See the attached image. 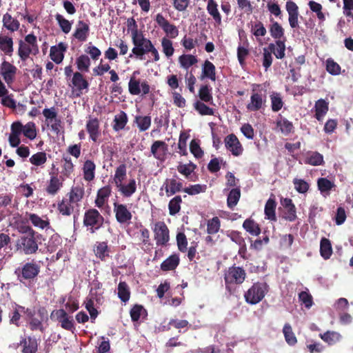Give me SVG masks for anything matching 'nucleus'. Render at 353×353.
Masks as SVG:
<instances>
[{
	"instance_id": "obj_1",
	"label": "nucleus",
	"mask_w": 353,
	"mask_h": 353,
	"mask_svg": "<svg viewBox=\"0 0 353 353\" xmlns=\"http://www.w3.org/2000/svg\"><path fill=\"white\" fill-rule=\"evenodd\" d=\"M132 43L134 48L132 50V52L137 58L142 59L143 55L150 52L154 57V61H158L159 60L160 56L158 50L152 41L145 37L143 34H137L135 31L132 38Z\"/></svg>"
},
{
	"instance_id": "obj_2",
	"label": "nucleus",
	"mask_w": 353,
	"mask_h": 353,
	"mask_svg": "<svg viewBox=\"0 0 353 353\" xmlns=\"http://www.w3.org/2000/svg\"><path fill=\"white\" fill-rule=\"evenodd\" d=\"M223 277L225 290L230 294H232L235 292L236 287L243 283L247 277V273L243 267L236 266L234 264L224 271Z\"/></svg>"
},
{
	"instance_id": "obj_3",
	"label": "nucleus",
	"mask_w": 353,
	"mask_h": 353,
	"mask_svg": "<svg viewBox=\"0 0 353 353\" xmlns=\"http://www.w3.org/2000/svg\"><path fill=\"white\" fill-rule=\"evenodd\" d=\"M41 271V265L39 262L34 259L21 263V265L14 270V274L17 280L21 283L32 282L39 276Z\"/></svg>"
},
{
	"instance_id": "obj_4",
	"label": "nucleus",
	"mask_w": 353,
	"mask_h": 353,
	"mask_svg": "<svg viewBox=\"0 0 353 353\" xmlns=\"http://www.w3.org/2000/svg\"><path fill=\"white\" fill-rule=\"evenodd\" d=\"M269 291V285L265 282H255L244 292V299L250 305L260 303Z\"/></svg>"
},
{
	"instance_id": "obj_5",
	"label": "nucleus",
	"mask_w": 353,
	"mask_h": 353,
	"mask_svg": "<svg viewBox=\"0 0 353 353\" xmlns=\"http://www.w3.org/2000/svg\"><path fill=\"white\" fill-rule=\"evenodd\" d=\"M39 51L37 39L34 34H28L23 41L19 40L18 55L21 61H26L31 54L36 55Z\"/></svg>"
},
{
	"instance_id": "obj_6",
	"label": "nucleus",
	"mask_w": 353,
	"mask_h": 353,
	"mask_svg": "<svg viewBox=\"0 0 353 353\" xmlns=\"http://www.w3.org/2000/svg\"><path fill=\"white\" fill-rule=\"evenodd\" d=\"M41 235L38 233L27 236H20L16 241V248L20 252L30 255L37 253L39 250V239Z\"/></svg>"
},
{
	"instance_id": "obj_7",
	"label": "nucleus",
	"mask_w": 353,
	"mask_h": 353,
	"mask_svg": "<svg viewBox=\"0 0 353 353\" xmlns=\"http://www.w3.org/2000/svg\"><path fill=\"white\" fill-rule=\"evenodd\" d=\"M104 223V218L95 208L86 210L83 214V224L87 230L93 234L98 231Z\"/></svg>"
},
{
	"instance_id": "obj_8",
	"label": "nucleus",
	"mask_w": 353,
	"mask_h": 353,
	"mask_svg": "<svg viewBox=\"0 0 353 353\" xmlns=\"http://www.w3.org/2000/svg\"><path fill=\"white\" fill-rule=\"evenodd\" d=\"M50 319L60 323L63 330L74 332V321L72 316H70L66 310L63 309L54 310L50 314Z\"/></svg>"
},
{
	"instance_id": "obj_9",
	"label": "nucleus",
	"mask_w": 353,
	"mask_h": 353,
	"mask_svg": "<svg viewBox=\"0 0 353 353\" xmlns=\"http://www.w3.org/2000/svg\"><path fill=\"white\" fill-rule=\"evenodd\" d=\"M139 74V71L133 72L128 83V91L132 95H139L141 92L143 95L148 94L150 91V87L146 81L140 83L139 79H136L135 75Z\"/></svg>"
},
{
	"instance_id": "obj_10",
	"label": "nucleus",
	"mask_w": 353,
	"mask_h": 353,
	"mask_svg": "<svg viewBox=\"0 0 353 353\" xmlns=\"http://www.w3.org/2000/svg\"><path fill=\"white\" fill-rule=\"evenodd\" d=\"M37 314L38 316H35L28 321L29 328L31 331L39 330L41 332H43L45 327L43 322L47 321L48 319V311L45 307L41 306L37 309Z\"/></svg>"
},
{
	"instance_id": "obj_11",
	"label": "nucleus",
	"mask_w": 353,
	"mask_h": 353,
	"mask_svg": "<svg viewBox=\"0 0 353 353\" xmlns=\"http://www.w3.org/2000/svg\"><path fill=\"white\" fill-rule=\"evenodd\" d=\"M85 129L89 134V139L93 143H99L101 136L99 119L89 116L86 121Z\"/></svg>"
},
{
	"instance_id": "obj_12",
	"label": "nucleus",
	"mask_w": 353,
	"mask_h": 353,
	"mask_svg": "<svg viewBox=\"0 0 353 353\" xmlns=\"http://www.w3.org/2000/svg\"><path fill=\"white\" fill-rule=\"evenodd\" d=\"M154 239L157 245H166L170 240L169 230L163 221H158L154 228Z\"/></svg>"
},
{
	"instance_id": "obj_13",
	"label": "nucleus",
	"mask_w": 353,
	"mask_h": 353,
	"mask_svg": "<svg viewBox=\"0 0 353 353\" xmlns=\"http://www.w3.org/2000/svg\"><path fill=\"white\" fill-rule=\"evenodd\" d=\"M113 211L115 214L116 220L119 223H130L132 214L125 205L114 202L113 203Z\"/></svg>"
},
{
	"instance_id": "obj_14",
	"label": "nucleus",
	"mask_w": 353,
	"mask_h": 353,
	"mask_svg": "<svg viewBox=\"0 0 353 353\" xmlns=\"http://www.w3.org/2000/svg\"><path fill=\"white\" fill-rule=\"evenodd\" d=\"M154 20L170 38L174 39L179 35V30L176 26L170 23L162 14L158 13Z\"/></svg>"
},
{
	"instance_id": "obj_15",
	"label": "nucleus",
	"mask_w": 353,
	"mask_h": 353,
	"mask_svg": "<svg viewBox=\"0 0 353 353\" xmlns=\"http://www.w3.org/2000/svg\"><path fill=\"white\" fill-rule=\"evenodd\" d=\"M17 68L11 63L3 61L1 65V75L7 85L10 87L14 82Z\"/></svg>"
},
{
	"instance_id": "obj_16",
	"label": "nucleus",
	"mask_w": 353,
	"mask_h": 353,
	"mask_svg": "<svg viewBox=\"0 0 353 353\" xmlns=\"http://www.w3.org/2000/svg\"><path fill=\"white\" fill-rule=\"evenodd\" d=\"M224 143L226 149L229 150L232 155L239 157L242 154L243 148L234 134H230L226 136L224 139Z\"/></svg>"
},
{
	"instance_id": "obj_17",
	"label": "nucleus",
	"mask_w": 353,
	"mask_h": 353,
	"mask_svg": "<svg viewBox=\"0 0 353 353\" xmlns=\"http://www.w3.org/2000/svg\"><path fill=\"white\" fill-rule=\"evenodd\" d=\"M2 29L10 33L17 32L20 29L21 23L17 17H13L8 11L3 14Z\"/></svg>"
},
{
	"instance_id": "obj_18",
	"label": "nucleus",
	"mask_w": 353,
	"mask_h": 353,
	"mask_svg": "<svg viewBox=\"0 0 353 353\" xmlns=\"http://www.w3.org/2000/svg\"><path fill=\"white\" fill-rule=\"evenodd\" d=\"M63 181L64 178L63 176L59 177L57 174L50 173V180L47 182L45 189L46 192L49 195L54 196L63 187Z\"/></svg>"
},
{
	"instance_id": "obj_19",
	"label": "nucleus",
	"mask_w": 353,
	"mask_h": 353,
	"mask_svg": "<svg viewBox=\"0 0 353 353\" xmlns=\"http://www.w3.org/2000/svg\"><path fill=\"white\" fill-rule=\"evenodd\" d=\"M281 204L284 208L283 218L290 222L294 221L297 219L296 208L292 200L290 198H282Z\"/></svg>"
},
{
	"instance_id": "obj_20",
	"label": "nucleus",
	"mask_w": 353,
	"mask_h": 353,
	"mask_svg": "<svg viewBox=\"0 0 353 353\" xmlns=\"http://www.w3.org/2000/svg\"><path fill=\"white\" fill-rule=\"evenodd\" d=\"M285 9L288 13V21L292 28H299V7L296 3L291 0L288 1L285 4Z\"/></svg>"
},
{
	"instance_id": "obj_21",
	"label": "nucleus",
	"mask_w": 353,
	"mask_h": 353,
	"mask_svg": "<svg viewBox=\"0 0 353 353\" xmlns=\"http://www.w3.org/2000/svg\"><path fill=\"white\" fill-rule=\"evenodd\" d=\"M21 347V353H37L39 342L34 336L22 337L19 344Z\"/></svg>"
},
{
	"instance_id": "obj_22",
	"label": "nucleus",
	"mask_w": 353,
	"mask_h": 353,
	"mask_svg": "<svg viewBox=\"0 0 353 353\" xmlns=\"http://www.w3.org/2000/svg\"><path fill=\"white\" fill-rule=\"evenodd\" d=\"M161 190H165L166 196L169 197L183 191V183L175 178L166 179L161 187Z\"/></svg>"
},
{
	"instance_id": "obj_23",
	"label": "nucleus",
	"mask_w": 353,
	"mask_h": 353,
	"mask_svg": "<svg viewBox=\"0 0 353 353\" xmlns=\"http://www.w3.org/2000/svg\"><path fill=\"white\" fill-rule=\"evenodd\" d=\"M266 102V96L259 92H253L250 97V101L246 108L251 112H256L263 108Z\"/></svg>"
},
{
	"instance_id": "obj_24",
	"label": "nucleus",
	"mask_w": 353,
	"mask_h": 353,
	"mask_svg": "<svg viewBox=\"0 0 353 353\" xmlns=\"http://www.w3.org/2000/svg\"><path fill=\"white\" fill-rule=\"evenodd\" d=\"M95 256L101 261H105L110 257V248L107 241H97L93 246Z\"/></svg>"
},
{
	"instance_id": "obj_25",
	"label": "nucleus",
	"mask_w": 353,
	"mask_h": 353,
	"mask_svg": "<svg viewBox=\"0 0 353 353\" xmlns=\"http://www.w3.org/2000/svg\"><path fill=\"white\" fill-rule=\"evenodd\" d=\"M67 50V45L60 42L50 48V57L57 64L61 63L64 58V52Z\"/></svg>"
},
{
	"instance_id": "obj_26",
	"label": "nucleus",
	"mask_w": 353,
	"mask_h": 353,
	"mask_svg": "<svg viewBox=\"0 0 353 353\" xmlns=\"http://www.w3.org/2000/svg\"><path fill=\"white\" fill-rule=\"evenodd\" d=\"M72 83L78 92L77 97H80L83 94V90H88L89 87L88 81L83 77V75L79 72L73 74Z\"/></svg>"
},
{
	"instance_id": "obj_27",
	"label": "nucleus",
	"mask_w": 353,
	"mask_h": 353,
	"mask_svg": "<svg viewBox=\"0 0 353 353\" xmlns=\"http://www.w3.org/2000/svg\"><path fill=\"white\" fill-rule=\"evenodd\" d=\"M89 24L83 21L79 20L77 28L73 33V37L80 42H84L89 36Z\"/></svg>"
},
{
	"instance_id": "obj_28",
	"label": "nucleus",
	"mask_w": 353,
	"mask_h": 353,
	"mask_svg": "<svg viewBox=\"0 0 353 353\" xmlns=\"http://www.w3.org/2000/svg\"><path fill=\"white\" fill-rule=\"evenodd\" d=\"M285 41L286 39L275 41L274 43H269L268 46L269 50L278 59H282L285 56Z\"/></svg>"
},
{
	"instance_id": "obj_29",
	"label": "nucleus",
	"mask_w": 353,
	"mask_h": 353,
	"mask_svg": "<svg viewBox=\"0 0 353 353\" xmlns=\"http://www.w3.org/2000/svg\"><path fill=\"white\" fill-rule=\"evenodd\" d=\"M270 25L269 26V32L270 36L275 39V41L286 39L285 37V30L282 26L274 19H270Z\"/></svg>"
},
{
	"instance_id": "obj_30",
	"label": "nucleus",
	"mask_w": 353,
	"mask_h": 353,
	"mask_svg": "<svg viewBox=\"0 0 353 353\" xmlns=\"http://www.w3.org/2000/svg\"><path fill=\"white\" fill-rule=\"evenodd\" d=\"M117 190L123 197H130L137 191V182L134 179H129L127 184L122 183L117 186Z\"/></svg>"
},
{
	"instance_id": "obj_31",
	"label": "nucleus",
	"mask_w": 353,
	"mask_h": 353,
	"mask_svg": "<svg viewBox=\"0 0 353 353\" xmlns=\"http://www.w3.org/2000/svg\"><path fill=\"white\" fill-rule=\"evenodd\" d=\"M13 39L8 34H0V50L11 57L14 52Z\"/></svg>"
},
{
	"instance_id": "obj_32",
	"label": "nucleus",
	"mask_w": 353,
	"mask_h": 353,
	"mask_svg": "<svg viewBox=\"0 0 353 353\" xmlns=\"http://www.w3.org/2000/svg\"><path fill=\"white\" fill-rule=\"evenodd\" d=\"M168 150V145L163 141H155L151 145V153L159 160H163Z\"/></svg>"
},
{
	"instance_id": "obj_33",
	"label": "nucleus",
	"mask_w": 353,
	"mask_h": 353,
	"mask_svg": "<svg viewBox=\"0 0 353 353\" xmlns=\"http://www.w3.org/2000/svg\"><path fill=\"white\" fill-rule=\"evenodd\" d=\"M201 69V79H209L212 81H216V68L212 62L209 60H205L202 65Z\"/></svg>"
},
{
	"instance_id": "obj_34",
	"label": "nucleus",
	"mask_w": 353,
	"mask_h": 353,
	"mask_svg": "<svg viewBox=\"0 0 353 353\" xmlns=\"http://www.w3.org/2000/svg\"><path fill=\"white\" fill-rule=\"evenodd\" d=\"M112 189L110 185H105L100 188L97 191V198L95 199V205L99 208H103L105 203L108 201L109 196L111 194Z\"/></svg>"
},
{
	"instance_id": "obj_35",
	"label": "nucleus",
	"mask_w": 353,
	"mask_h": 353,
	"mask_svg": "<svg viewBox=\"0 0 353 353\" xmlns=\"http://www.w3.org/2000/svg\"><path fill=\"white\" fill-rule=\"evenodd\" d=\"M206 10L208 13L212 17L214 22L218 25L222 23V17L218 9V4L215 0H208Z\"/></svg>"
},
{
	"instance_id": "obj_36",
	"label": "nucleus",
	"mask_w": 353,
	"mask_h": 353,
	"mask_svg": "<svg viewBox=\"0 0 353 353\" xmlns=\"http://www.w3.org/2000/svg\"><path fill=\"white\" fill-rule=\"evenodd\" d=\"M18 202L14 199V194L11 192L0 193V209L1 208H17Z\"/></svg>"
},
{
	"instance_id": "obj_37",
	"label": "nucleus",
	"mask_w": 353,
	"mask_h": 353,
	"mask_svg": "<svg viewBox=\"0 0 353 353\" xmlns=\"http://www.w3.org/2000/svg\"><path fill=\"white\" fill-rule=\"evenodd\" d=\"M179 254H173L164 260L161 264V270L163 272L174 270L179 265Z\"/></svg>"
},
{
	"instance_id": "obj_38",
	"label": "nucleus",
	"mask_w": 353,
	"mask_h": 353,
	"mask_svg": "<svg viewBox=\"0 0 353 353\" xmlns=\"http://www.w3.org/2000/svg\"><path fill=\"white\" fill-rule=\"evenodd\" d=\"M329 110V103L325 99H320L315 102L314 110L315 118L321 121Z\"/></svg>"
},
{
	"instance_id": "obj_39",
	"label": "nucleus",
	"mask_w": 353,
	"mask_h": 353,
	"mask_svg": "<svg viewBox=\"0 0 353 353\" xmlns=\"http://www.w3.org/2000/svg\"><path fill=\"white\" fill-rule=\"evenodd\" d=\"M127 178V166L125 163L120 164L115 170L114 174L112 178V183L115 187L123 183Z\"/></svg>"
},
{
	"instance_id": "obj_40",
	"label": "nucleus",
	"mask_w": 353,
	"mask_h": 353,
	"mask_svg": "<svg viewBox=\"0 0 353 353\" xmlns=\"http://www.w3.org/2000/svg\"><path fill=\"white\" fill-rule=\"evenodd\" d=\"M317 187L321 194L328 196L330 192L335 188V184L325 177H321L317 180Z\"/></svg>"
},
{
	"instance_id": "obj_41",
	"label": "nucleus",
	"mask_w": 353,
	"mask_h": 353,
	"mask_svg": "<svg viewBox=\"0 0 353 353\" xmlns=\"http://www.w3.org/2000/svg\"><path fill=\"white\" fill-rule=\"evenodd\" d=\"M128 121V118L127 114L124 111H120L119 114L114 116L112 129L115 132L122 130L125 128Z\"/></svg>"
},
{
	"instance_id": "obj_42",
	"label": "nucleus",
	"mask_w": 353,
	"mask_h": 353,
	"mask_svg": "<svg viewBox=\"0 0 353 353\" xmlns=\"http://www.w3.org/2000/svg\"><path fill=\"white\" fill-rule=\"evenodd\" d=\"M276 202L274 199L270 198L265 203L264 212L265 218L271 221H276Z\"/></svg>"
},
{
	"instance_id": "obj_43",
	"label": "nucleus",
	"mask_w": 353,
	"mask_h": 353,
	"mask_svg": "<svg viewBox=\"0 0 353 353\" xmlns=\"http://www.w3.org/2000/svg\"><path fill=\"white\" fill-rule=\"evenodd\" d=\"M96 165L92 160H86L83 165V178L87 181H92L95 177Z\"/></svg>"
},
{
	"instance_id": "obj_44",
	"label": "nucleus",
	"mask_w": 353,
	"mask_h": 353,
	"mask_svg": "<svg viewBox=\"0 0 353 353\" xmlns=\"http://www.w3.org/2000/svg\"><path fill=\"white\" fill-rule=\"evenodd\" d=\"M26 216H28V220L36 228L44 229L50 226V221L48 218H46V219H43L37 214L28 212L26 213Z\"/></svg>"
},
{
	"instance_id": "obj_45",
	"label": "nucleus",
	"mask_w": 353,
	"mask_h": 353,
	"mask_svg": "<svg viewBox=\"0 0 353 353\" xmlns=\"http://www.w3.org/2000/svg\"><path fill=\"white\" fill-rule=\"evenodd\" d=\"M69 200L63 199L57 203V210L63 216H69L74 212V207Z\"/></svg>"
},
{
	"instance_id": "obj_46",
	"label": "nucleus",
	"mask_w": 353,
	"mask_h": 353,
	"mask_svg": "<svg viewBox=\"0 0 353 353\" xmlns=\"http://www.w3.org/2000/svg\"><path fill=\"white\" fill-rule=\"evenodd\" d=\"M84 188L81 186L72 187L70 192L68 193L69 200L72 203H78L80 202L84 196Z\"/></svg>"
},
{
	"instance_id": "obj_47",
	"label": "nucleus",
	"mask_w": 353,
	"mask_h": 353,
	"mask_svg": "<svg viewBox=\"0 0 353 353\" xmlns=\"http://www.w3.org/2000/svg\"><path fill=\"white\" fill-rule=\"evenodd\" d=\"M243 228L253 236H258L260 234L261 230L259 225L252 219H247L243 223Z\"/></svg>"
},
{
	"instance_id": "obj_48",
	"label": "nucleus",
	"mask_w": 353,
	"mask_h": 353,
	"mask_svg": "<svg viewBox=\"0 0 353 353\" xmlns=\"http://www.w3.org/2000/svg\"><path fill=\"white\" fill-rule=\"evenodd\" d=\"M320 253L321 256L327 260L332 254V248L330 241L327 238H322L320 242Z\"/></svg>"
},
{
	"instance_id": "obj_49",
	"label": "nucleus",
	"mask_w": 353,
	"mask_h": 353,
	"mask_svg": "<svg viewBox=\"0 0 353 353\" xmlns=\"http://www.w3.org/2000/svg\"><path fill=\"white\" fill-rule=\"evenodd\" d=\"M196 165L190 161L188 163H179L177 166V171L183 175L186 179L194 181L191 179V174L194 172Z\"/></svg>"
},
{
	"instance_id": "obj_50",
	"label": "nucleus",
	"mask_w": 353,
	"mask_h": 353,
	"mask_svg": "<svg viewBox=\"0 0 353 353\" xmlns=\"http://www.w3.org/2000/svg\"><path fill=\"white\" fill-rule=\"evenodd\" d=\"M241 197V190L239 188L232 189L227 198V205L230 209H233L238 203Z\"/></svg>"
},
{
	"instance_id": "obj_51",
	"label": "nucleus",
	"mask_w": 353,
	"mask_h": 353,
	"mask_svg": "<svg viewBox=\"0 0 353 353\" xmlns=\"http://www.w3.org/2000/svg\"><path fill=\"white\" fill-rule=\"evenodd\" d=\"M24 307L15 304L14 309L10 312V323L17 327L20 326L21 312H23Z\"/></svg>"
},
{
	"instance_id": "obj_52",
	"label": "nucleus",
	"mask_w": 353,
	"mask_h": 353,
	"mask_svg": "<svg viewBox=\"0 0 353 353\" xmlns=\"http://www.w3.org/2000/svg\"><path fill=\"white\" fill-rule=\"evenodd\" d=\"M199 97L201 101L212 103V88L208 85H202L199 90Z\"/></svg>"
},
{
	"instance_id": "obj_53",
	"label": "nucleus",
	"mask_w": 353,
	"mask_h": 353,
	"mask_svg": "<svg viewBox=\"0 0 353 353\" xmlns=\"http://www.w3.org/2000/svg\"><path fill=\"white\" fill-rule=\"evenodd\" d=\"M182 199L180 195H176L173 197L168 203L169 214L171 216H174L181 210V204Z\"/></svg>"
},
{
	"instance_id": "obj_54",
	"label": "nucleus",
	"mask_w": 353,
	"mask_h": 353,
	"mask_svg": "<svg viewBox=\"0 0 353 353\" xmlns=\"http://www.w3.org/2000/svg\"><path fill=\"white\" fill-rule=\"evenodd\" d=\"M306 164L318 166L323 163V157L318 152H311L305 160Z\"/></svg>"
},
{
	"instance_id": "obj_55",
	"label": "nucleus",
	"mask_w": 353,
	"mask_h": 353,
	"mask_svg": "<svg viewBox=\"0 0 353 353\" xmlns=\"http://www.w3.org/2000/svg\"><path fill=\"white\" fill-rule=\"evenodd\" d=\"M283 333L285 336V341L289 345H294L297 343V339L294 335L292 326L289 323H285L283 328Z\"/></svg>"
},
{
	"instance_id": "obj_56",
	"label": "nucleus",
	"mask_w": 353,
	"mask_h": 353,
	"mask_svg": "<svg viewBox=\"0 0 353 353\" xmlns=\"http://www.w3.org/2000/svg\"><path fill=\"white\" fill-rule=\"evenodd\" d=\"M134 122L140 132H144L151 125V117L150 116H136Z\"/></svg>"
},
{
	"instance_id": "obj_57",
	"label": "nucleus",
	"mask_w": 353,
	"mask_h": 353,
	"mask_svg": "<svg viewBox=\"0 0 353 353\" xmlns=\"http://www.w3.org/2000/svg\"><path fill=\"white\" fill-rule=\"evenodd\" d=\"M276 125L285 135H288L294 132L292 123L285 118H281L280 120L277 121Z\"/></svg>"
},
{
	"instance_id": "obj_58",
	"label": "nucleus",
	"mask_w": 353,
	"mask_h": 353,
	"mask_svg": "<svg viewBox=\"0 0 353 353\" xmlns=\"http://www.w3.org/2000/svg\"><path fill=\"white\" fill-rule=\"evenodd\" d=\"M118 296L124 303L130 299V289L128 284L124 281H121L118 285Z\"/></svg>"
},
{
	"instance_id": "obj_59",
	"label": "nucleus",
	"mask_w": 353,
	"mask_h": 353,
	"mask_svg": "<svg viewBox=\"0 0 353 353\" xmlns=\"http://www.w3.org/2000/svg\"><path fill=\"white\" fill-rule=\"evenodd\" d=\"M181 66L185 69H188L190 66L197 63V58L192 54H183L179 58Z\"/></svg>"
},
{
	"instance_id": "obj_60",
	"label": "nucleus",
	"mask_w": 353,
	"mask_h": 353,
	"mask_svg": "<svg viewBox=\"0 0 353 353\" xmlns=\"http://www.w3.org/2000/svg\"><path fill=\"white\" fill-rule=\"evenodd\" d=\"M194 108L201 115L212 116L214 114V109L208 107L203 101H196L194 103Z\"/></svg>"
},
{
	"instance_id": "obj_61",
	"label": "nucleus",
	"mask_w": 353,
	"mask_h": 353,
	"mask_svg": "<svg viewBox=\"0 0 353 353\" xmlns=\"http://www.w3.org/2000/svg\"><path fill=\"white\" fill-rule=\"evenodd\" d=\"M321 338L329 345H334L339 341L341 336L340 334L333 331H327L323 334H320Z\"/></svg>"
},
{
	"instance_id": "obj_62",
	"label": "nucleus",
	"mask_w": 353,
	"mask_h": 353,
	"mask_svg": "<svg viewBox=\"0 0 353 353\" xmlns=\"http://www.w3.org/2000/svg\"><path fill=\"white\" fill-rule=\"evenodd\" d=\"M77 66L81 72H88L90 65V58L85 54H81L76 60Z\"/></svg>"
},
{
	"instance_id": "obj_63",
	"label": "nucleus",
	"mask_w": 353,
	"mask_h": 353,
	"mask_svg": "<svg viewBox=\"0 0 353 353\" xmlns=\"http://www.w3.org/2000/svg\"><path fill=\"white\" fill-rule=\"evenodd\" d=\"M221 227V221L219 217L214 216L209 219L207 223V232L209 234H216Z\"/></svg>"
},
{
	"instance_id": "obj_64",
	"label": "nucleus",
	"mask_w": 353,
	"mask_h": 353,
	"mask_svg": "<svg viewBox=\"0 0 353 353\" xmlns=\"http://www.w3.org/2000/svg\"><path fill=\"white\" fill-rule=\"evenodd\" d=\"M55 19L57 21L61 30L65 34H68L71 30L72 23L65 19L61 14L57 13L55 15Z\"/></svg>"
}]
</instances>
